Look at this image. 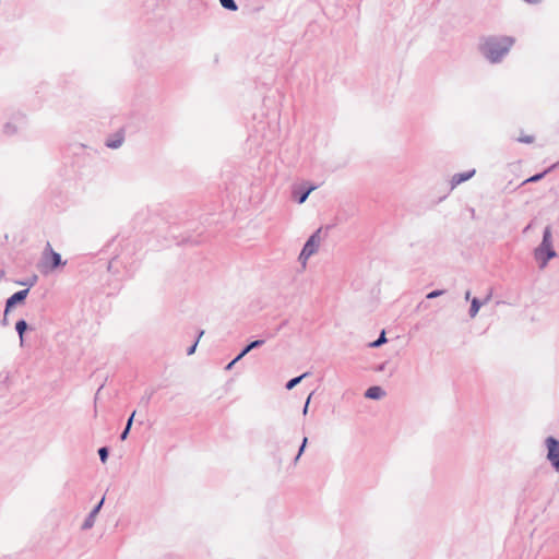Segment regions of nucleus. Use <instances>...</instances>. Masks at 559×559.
I'll list each match as a JSON object with an SVG mask.
<instances>
[{"instance_id":"obj_1","label":"nucleus","mask_w":559,"mask_h":559,"mask_svg":"<svg viewBox=\"0 0 559 559\" xmlns=\"http://www.w3.org/2000/svg\"><path fill=\"white\" fill-rule=\"evenodd\" d=\"M512 44L513 40L509 37L490 38L484 45V52L490 61L496 62L508 52Z\"/></svg>"},{"instance_id":"obj_2","label":"nucleus","mask_w":559,"mask_h":559,"mask_svg":"<svg viewBox=\"0 0 559 559\" xmlns=\"http://www.w3.org/2000/svg\"><path fill=\"white\" fill-rule=\"evenodd\" d=\"M555 257V251L551 248V234L550 229L546 228L544 233L543 243L536 250V259L542 260V266H545L547 261Z\"/></svg>"},{"instance_id":"obj_3","label":"nucleus","mask_w":559,"mask_h":559,"mask_svg":"<svg viewBox=\"0 0 559 559\" xmlns=\"http://www.w3.org/2000/svg\"><path fill=\"white\" fill-rule=\"evenodd\" d=\"M320 233L321 228H319L306 242L300 255L299 260L305 265L307 260L317 252L320 245Z\"/></svg>"},{"instance_id":"obj_4","label":"nucleus","mask_w":559,"mask_h":559,"mask_svg":"<svg viewBox=\"0 0 559 559\" xmlns=\"http://www.w3.org/2000/svg\"><path fill=\"white\" fill-rule=\"evenodd\" d=\"M43 263L44 266L49 267L50 270L64 264V262L61 261L60 254L53 251L49 243L43 253Z\"/></svg>"},{"instance_id":"obj_5","label":"nucleus","mask_w":559,"mask_h":559,"mask_svg":"<svg viewBox=\"0 0 559 559\" xmlns=\"http://www.w3.org/2000/svg\"><path fill=\"white\" fill-rule=\"evenodd\" d=\"M547 448H548V454L547 457L554 465V467L559 471V442L552 438L549 437L546 440Z\"/></svg>"},{"instance_id":"obj_6","label":"nucleus","mask_w":559,"mask_h":559,"mask_svg":"<svg viewBox=\"0 0 559 559\" xmlns=\"http://www.w3.org/2000/svg\"><path fill=\"white\" fill-rule=\"evenodd\" d=\"M28 294V289L20 290L15 294H13L7 301L5 307V313L9 311V309L14 306L16 302L23 301Z\"/></svg>"},{"instance_id":"obj_7","label":"nucleus","mask_w":559,"mask_h":559,"mask_svg":"<svg viewBox=\"0 0 559 559\" xmlns=\"http://www.w3.org/2000/svg\"><path fill=\"white\" fill-rule=\"evenodd\" d=\"M385 395V392L382 390V388L380 386H370L366 393H365V396L367 399H371V400H378V399H381Z\"/></svg>"},{"instance_id":"obj_8","label":"nucleus","mask_w":559,"mask_h":559,"mask_svg":"<svg viewBox=\"0 0 559 559\" xmlns=\"http://www.w3.org/2000/svg\"><path fill=\"white\" fill-rule=\"evenodd\" d=\"M475 174V170H472V171H467V173H464V174H456L452 177V180H451V183H452V188L456 187L457 185L468 180L469 178H472Z\"/></svg>"},{"instance_id":"obj_9","label":"nucleus","mask_w":559,"mask_h":559,"mask_svg":"<svg viewBox=\"0 0 559 559\" xmlns=\"http://www.w3.org/2000/svg\"><path fill=\"white\" fill-rule=\"evenodd\" d=\"M104 502V499L99 501V503L93 509L90 516L85 520L83 524V528H91L94 524L95 516L97 515L98 511L100 510V507Z\"/></svg>"},{"instance_id":"obj_10","label":"nucleus","mask_w":559,"mask_h":559,"mask_svg":"<svg viewBox=\"0 0 559 559\" xmlns=\"http://www.w3.org/2000/svg\"><path fill=\"white\" fill-rule=\"evenodd\" d=\"M264 342L261 340L254 341L250 343L237 357L236 360L241 359L246 354H248L251 349L262 345Z\"/></svg>"},{"instance_id":"obj_11","label":"nucleus","mask_w":559,"mask_h":559,"mask_svg":"<svg viewBox=\"0 0 559 559\" xmlns=\"http://www.w3.org/2000/svg\"><path fill=\"white\" fill-rule=\"evenodd\" d=\"M123 142V135L122 134H117V139L116 140H109L107 142V146L108 147H111V148H117L119 147Z\"/></svg>"},{"instance_id":"obj_12","label":"nucleus","mask_w":559,"mask_h":559,"mask_svg":"<svg viewBox=\"0 0 559 559\" xmlns=\"http://www.w3.org/2000/svg\"><path fill=\"white\" fill-rule=\"evenodd\" d=\"M16 331L19 332V335H20V338H21V342L23 341V334L24 332L26 331L27 329V324L24 320H20L16 322Z\"/></svg>"},{"instance_id":"obj_13","label":"nucleus","mask_w":559,"mask_h":559,"mask_svg":"<svg viewBox=\"0 0 559 559\" xmlns=\"http://www.w3.org/2000/svg\"><path fill=\"white\" fill-rule=\"evenodd\" d=\"M219 1H221V4L225 9H228V10H231V11H236L237 10V5H236L234 0H219Z\"/></svg>"},{"instance_id":"obj_14","label":"nucleus","mask_w":559,"mask_h":559,"mask_svg":"<svg viewBox=\"0 0 559 559\" xmlns=\"http://www.w3.org/2000/svg\"><path fill=\"white\" fill-rule=\"evenodd\" d=\"M306 376H307V373H304V374H301V376H299V377H297V378H294V379L289 380V381L287 382V384H286V388H287L288 390H292V389H293L295 385H297V384L301 381V379H302V378H305Z\"/></svg>"},{"instance_id":"obj_15","label":"nucleus","mask_w":559,"mask_h":559,"mask_svg":"<svg viewBox=\"0 0 559 559\" xmlns=\"http://www.w3.org/2000/svg\"><path fill=\"white\" fill-rule=\"evenodd\" d=\"M479 308H480L479 301L476 298H474L472 300V305H471V317H475L477 314V312L479 311Z\"/></svg>"},{"instance_id":"obj_16","label":"nucleus","mask_w":559,"mask_h":559,"mask_svg":"<svg viewBox=\"0 0 559 559\" xmlns=\"http://www.w3.org/2000/svg\"><path fill=\"white\" fill-rule=\"evenodd\" d=\"M134 415H135V412H133L128 420V424H127V427L124 429V431L121 433V439L124 440L129 433V430L131 428V425H132V421H133V418H134Z\"/></svg>"},{"instance_id":"obj_17","label":"nucleus","mask_w":559,"mask_h":559,"mask_svg":"<svg viewBox=\"0 0 559 559\" xmlns=\"http://www.w3.org/2000/svg\"><path fill=\"white\" fill-rule=\"evenodd\" d=\"M518 141L521 143L531 144L534 142V136L531 134H521Z\"/></svg>"},{"instance_id":"obj_18","label":"nucleus","mask_w":559,"mask_h":559,"mask_svg":"<svg viewBox=\"0 0 559 559\" xmlns=\"http://www.w3.org/2000/svg\"><path fill=\"white\" fill-rule=\"evenodd\" d=\"M547 171L543 173V174H538V175H535V176H532L530 178H527L526 180H524V183L526 182H535V181H538L539 179H542L544 177V175L546 174Z\"/></svg>"},{"instance_id":"obj_19","label":"nucleus","mask_w":559,"mask_h":559,"mask_svg":"<svg viewBox=\"0 0 559 559\" xmlns=\"http://www.w3.org/2000/svg\"><path fill=\"white\" fill-rule=\"evenodd\" d=\"M98 454L100 456L102 462L105 463L106 460H107V456H108L107 448H100L99 451H98Z\"/></svg>"},{"instance_id":"obj_20","label":"nucleus","mask_w":559,"mask_h":559,"mask_svg":"<svg viewBox=\"0 0 559 559\" xmlns=\"http://www.w3.org/2000/svg\"><path fill=\"white\" fill-rule=\"evenodd\" d=\"M316 189V187H310L304 194H301V197L299 198L298 202L299 203H304L308 195L310 194L311 191H313Z\"/></svg>"},{"instance_id":"obj_21","label":"nucleus","mask_w":559,"mask_h":559,"mask_svg":"<svg viewBox=\"0 0 559 559\" xmlns=\"http://www.w3.org/2000/svg\"><path fill=\"white\" fill-rule=\"evenodd\" d=\"M385 342L384 332L381 333L380 337L371 344V346L377 347L382 345Z\"/></svg>"},{"instance_id":"obj_22","label":"nucleus","mask_w":559,"mask_h":559,"mask_svg":"<svg viewBox=\"0 0 559 559\" xmlns=\"http://www.w3.org/2000/svg\"><path fill=\"white\" fill-rule=\"evenodd\" d=\"M442 294H443V292H442V290H433V292H431V293H429V294L427 295V298H428V299H432V298H436V297H438V296H440V295H442Z\"/></svg>"},{"instance_id":"obj_23","label":"nucleus","mask_w":559,"mask_h":559,"mask_svg":"<svg viewBox=\"0 0 559 559\" xmlns=\"http://www.w3.org/2000/svg\"><path fill=\"white\" fill-rule=\"evenodd\" d=\"M306 444H307V438H304V440H302V444H301V447H300V449H299V452H298V454H297V456H296V459H295L296 461H297V460L299 459V456L301 455V453H302V451H304V449H305Z\"/></svg>"},{"instance_id":"obj_24","label":"nucleus","mask_w":559,"mask_h":559,"mask_svg":"<svg viewBox=\"0 0 559 559\" xmlns=\"http://www.w3.org/2000/svg\"><path fill=\"white\" fill-rule=\"evenodd\" d=\"M195 347H197V343H194V344L189 348V350H188V355L193 354V353H194V350H195Z\"/></svg>"},{"instance_id":"obj_25","label":"nucleus","mask_w":559,"mask_h":559,"mask_svg":"<svg viewBox=\"0 0 559 559\" xmlns=\"http://www.w3.org/2000/svg\"><path fill=\"white\" fill-rule=\"evenodd\" d=\"M236 361H237V360H236V358H235V359H234V360H233V361L227 366V368L233 367V365H234Z\"/></svg>"},{"instance_id":"obj_26","label":"nucleus","mask_w":559,"mask_h":559,"mask_svg":"<svg viewBox=\"0 0 559 559\" xmlns=\"http://www.w3.org/2000/svg\"><path fill=\"white\" fill-rule=\"evenodd\" d=\"M309 401H310V397H308L307 402H306V406H305V412H307V407L309 405Z\"/></svg>"}]
</instances>
